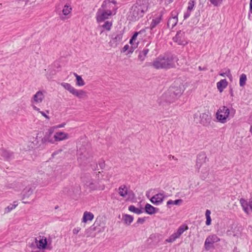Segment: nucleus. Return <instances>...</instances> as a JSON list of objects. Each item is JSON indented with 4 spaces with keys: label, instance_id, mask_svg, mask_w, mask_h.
Wrapping results in <instances>:
<instances>
[{
    "label": "nucleus",
    "instance_id": "a19ab883",
    "mask_svg": "<svg viewBox=\"0 0 252 252\" xmlns=\"http://www.w3.org/2000/svg\"><path fill=\"white\" fill-rule=\"evenodd\" d=\"M130 44L131 45V47L128 51V53H132L134 50L137 47L138 42V41H132V43L129 42Z\"/></svg>",
    "mask_w": 252,
    "mask_h": 252
},
{
    "label": "nucleus",
    "instance_id": "ea45409f",
    "mask_svg": "<svg viewBox=\"0 0 252 252\" xmlns=\"http://www.w3.org/2000/svg\"><path fill=\"white\" fill-rule=\"evenodd\" d=\"M183 200L182 199H177L176 200H169L167 202V205L169 206L170 205H179L180 203H182Z\"/></svg>",
    "mask_w": 252,
    "mask_h": 252
},
{
    "label": "nucleus",
    "instance_id": "dca6fc26",
    "mask_svg": "<svg viewBox=\"0 0 252 252\" xmlns=\"http://www.w3.org/2000/svg\"><path fill=\"white\" fill-rule=\"evenodd\" d=\"M39 145V141L37 139V136L36 137L31 138L30 140L29 141L24 147V150L25 151H31L35 148H37Z\"/></svg>",
    "mask_w": 252,
    "mask_h": 252
},
{
    "label": "nucleus",
    "instance_id": "f704fd0d",
    "mask_svg": "<svg viewBox=\"0 0 252 252\" xmlns=\"http://www.w3.org/2000/svg\"><path fill=\"white\" fill-rule=\"evenodd\" d=\"M149 51V50L148 48H144L141 52H140L138 58L141 61H143L145 59V57L147 55Z\"/></svg>",
    "mask_w": 252,
    "mask_h": 252
},
{
    "label": "nucleus",
    "instance_id": "f3484780",
    "mask_svg": "<svg viewBox=\"0 0 252 252\" xmlns=\"http://www.w3.org/2000/svg\"><path fill=\"white\" fill-rule=\"evenodd\" d=\"M85 185L86 188L89 189L91 190H94L97 189H104V185L100 188L98 186V183L91 178L88 179L85 181Z\"/></svg>",
    "mask_w": 252,
    "mask_h": 252
},
{
    "label": "nucleus",
    "instance_id": "13d9d810",
    "mask_svg": "<svg viewBox=\"0 0 252 252\" xmlns=\"http://www.w3.org/2000/svg\"><path fill=\"white\" fill-rule=\"evenodd\" d=\"M99 166H100V167L101 168H102L104 166V163L103 162V163H99Z\"/></svg>",
    "mask_w": 252,
    "mask_h": 252
},
{
    "label": "nucleus",
    "instance_id": "052dcab7",
    "mask_svg": "<svg viewBox=\"0 0 252 252\" xmlns=\"http://www.w3.org/2000/svg\"><path fill=\"white\" fill-rule=\"evenodd\" d=\"M233 252H239L234 250Z\"/></svg>",
    "mask_w": 252,
    "mask_h": 252
},
{
    "label": "nucleus",
    "instance_id": "603ef678",
    "mask_svg": "<svg viewBox=\"0 0 252 252\" xmlns=\"http://www.w3.org/2000/svg\"><path fill=\"white\" fill-rule=\"evenodd\" d=\"M129 48V46L128 45L126 44V45L124 46V47H123V49H122V52H125L127 50H128Z\"/></svg>",
    "mask_w": 252,
    "mask_h": 252
},
{
    "label": "nucleus",
    "instance_id": "680f3d73",
    "mask_svg": "<svg viewBox=\"0 0 252 252\" xmlns=\"http://www.w3.org/2000/svg\"><path fill=\"white\" fill-rule=\"evenodd\" d=\"M46 112L47 113H49V111L47 110V111H46Z\"/></svg>",
    "mask_w": 252,
    "mask_h": 252
},
{
    "label": "nucleus",
    "instance_id": "f8f14e48",
    "mask_svg": "<svg viewBox=\"0 0 252 252\" xmlns=\"http://www.w3.org/2000/svg\"><path fill=\"white\" fill-rule=\"evenodd\" d=\"M35 243L38 248L40 249L44 250L46 249H49L50 250L51 249V247H50L51 240H48L47 238L44 236H40L38 241L36 238Z\"/></svg>",
    "mask_w": 252,
    "mask_h": 252
},
{
    "label": "nucleus",
    "instance_id": "c9c22d12",
    "mask_svg": "<svg viewBox=\"0 0 252 252\" xmlns=\"http://www.w3.org/2000/svg\"><path fill=\"white\" fill-rule=\"evenodd\" d=\"M128 210L130 212H133L136 214H140L143 213V211L141 209L136 208L133 205H130L128 207Z\"/></svg>",
    "mask_w": 252,
    "mask_h": 252
},
{
    "label": "nucleus",
    "instance_id": "2f4dec72",
    "mask_svg": "<svg viewBox=\"0 0 252 252\" xmlns=\"http://www.w3.org/2000/svg\"><path fill=\"white\" fill-rule=\"evenodd\" d=\"M123 219L126 224L127 225H130V223L133 221V218L132 216L129 215H124L123 216Z\"/></svg>",
    "mask_w": 252,
    "mask_h": 252
},
{
    "label": "nucleus",
    "instance_id": "4d7b16f0",
    "mask_svg": "<svg viewBox=\"0 0 252 252\" xmlns=\"http://www.w3.org/2000/svg\"><path fill=\"white\" fill-rule=\"evenodd\" d=\"M250 6L251 9L252 10V0H251Z\"/></svg>",
    "mask_w": 252,
    "mask_h": 252
},
{
    "label": "nucleus",
    "instance_id": "79ce46f5",
    "mask_svg": "<svg viewBox=\"0 0 252 252\" xmlns=\"http://www.w3.org/2000/svg\"><path fill=\"white\" fill-rule=\"evenodd\" d=\"M32 108L33 109V110L38 111L39 113H40L46 119L48 120L50 119L48 115H47L43 111H41L40 110V109L37 107L36 106L32 105Z\"/></svg>",
    "mask_w": 252,
    "mask_h": 252
},
{
    "label": "nucleus",
    "instance_id": "58836bf2",
    "mask_svg": "<svg viewBox=\"0 0 252 252\" xmlns=\"http://www.w3.org/2000/svg\"><path fill=\"white\" fill-rule=\"evenodd\" d=\"M247 80V76L245 74H242L240 77V86L241 87H243L246 84V82Z\"/></svg>",
    "mask_w": 252,
    "mask_h": 252
},
{
    "label": "nucleus",
    "instance_id": "423d86ee",
    "mask_svg": "<svg viewBox=\"0 0 252 252\" xmlns=\"http://www.w3.org/2000/svg\"><path fill=\"white\" fill-rule=\"evenodd\" d=\"M177 99L176 96L169 89L160 97L158 99V103L160 104H163L164 103L170 104L175 102Z\"/></svg>",
    "mask_w": 252,
    "mask_h": 252
},
{
    "label": "nucleus",
    "instance_id": "a211bd4d",
    "mask_svg": "<svg viewBox=\"0 0 252 252\" xmlns=\"http://www.w3.org/2000/svg\"><path fill=\"white\" fill-rule=\"evenodd\" d=\"M165 197V195L163 193H159L154 195L151 198L150 201L154 204L158 205L163 202Z\"/></svg>",
    "mask_w": 252,
    "mask_h": 252
},
{
    "label": "nucleus",
    "instance_id": "c03bdc74",
    "mask_svg": "<svg viewBox=\"0 0 252 252\" xmlns=\"http://www.w3.org/2000/svg\"><path fill=\"white\" fill-rule=\"evenodd\" d=\"M211 3L215 6H218L220 5L222 0H210Z\"/></svg>",
    "mask_w": 252,
    "mask_h": 252
},
{
    "label": "nucleus",
    "instance_id": "a18cd8bd",
    "mask_svg": "<svg viewBox=\"0 0 252 252\" xmlns=\"http://www.w3.org/2000/svg\"><path fill=\"white\" fill-rule=\"evenodd\" d=\"M194 5V2L193 1L190 0L188 3V6L187 10L188 11H191L193 9Z\"/></svg>",
    "mask_w": 252,
    "mask_h": 252
},
{
    "label": "nucleus",
    "instance_id": "20e7f679",
    "mask_svg": "<svg viewBox=\"0 0 252 252\" xmlns=\"http://www.w3.org/2000/svg\"><path fill=\"white\" fill-rule=\"evenodd\" d=\"M233 110L231 111L226 106L220 107L216 113L217 120L221 123H225L227 121L230 114Z\"/></svg>",
    "mask_w": 252,
    "mask_h": 252
},
{
    "label": "nucleus",
    "instance_id": "6e6552de",
    "mask_svg": "<svg viewBox=\"0 0 252 252\" xmlns=\"http://www.w3.org/2000/svg\"><path fill=\"white\" fill-rule=\"evenodd\" d=\"M220 241V239L216 234L208 236L204 243V248L205 250L209 251L211 248H213L214 244Z\"/></svg>",
    "mask_w": 252,
    "mask_h": 252
},
{
    "label": "nucleus",
    "instance_id": "0eeeda50",
    "mask_svg": "<svg viewBox=\"0 0 252 252\" xmlns=\"http://www.w3.org/2000/svg\"><path fill=\"white\" fill-rule=\"evenodd\" d=\"M116 3L114 0H105L103 2L101 7L106 11H110L112 14H115L117 9Z\"/></svg>",
    "mask_w": 252,
    "mask_h": 252
},
{
    "label": "nucleus",
    "instance_id": "4be33fe9",
    "mask_svg": "<svg viewBox=\"0 0 252 252\" xmlns=\"http://www.w3.org/2000/svg\"><path fill=\"white\" fill-rule=\"evenodd\" d=\"M33 193V189L31 188H27L24 189L22 202L24 203H29L27 199L32 195Z\"/></svg>",
    "mask_w": 252,
    "mask_h": 252
},
{
    "label": "nucleus",
    "instance_id": "3c124183",
    "mask_svg": "<svg viewBox=\"0 0 252 252\" xmlns=\"http://www.w3.org/2000/svg\"><path fill=\"white\" fill-rule=\"evenodd\" d=\"M65 125V123H63V124L59 125L58 126H55L53 127L52 128H53L54 130L55 128H59L63 127Z\"/></svg>",
    "mask_w": 252,
    "mask_h": 252
},
{
    "label": "nucleus",
    "instance_id": "49530a36",
    "mask_svg": "<svg viewBox=\"0 0 252 252\" xmlns=\"http://www.w3.org/2000/svg\"><path fill=\"white\" fill-rule=\"evenodd\" d=\"M220 75L222 77H224L225 75H226L228 77L232 76L230 73V70L229 69H227V70L224 73H220Z\"/></svg>",
    "mask_w": 252,
    "mask_h": 252
},
{
    "label": "nucleus",
    "instance_id": "1a4fd4ad",
    "mask_svg": "<svg viewBox=\"0 0 252 252\" xmlns=\"http://www.w3.org/2000/svg\"><path fill=\"white\" fill-rule=\"evenodd\" d=\"M173 40L178 45L185 46L188 43L185 36V32L182 31H178L175 36L173 37Z\"/></svg>",
    "mask_w": 252,
    "mask_h": 252
},
{
    "label": "nucleus",
    "instance_id": "c756f323",
    "mask_svg": "<svg viewBox=\"0 0 252 252\" xmlns=\"http://www.w3.org/2000/svg\"><path fill=\"white\" fill-rule=\"evenodd\" d=\"M94 216L93 213L86 211L84 213L82 219V222H86L88 221H91L93 220Z\"/></svg>",
    "mask_w": 252,
    "mask_h": 252
},
{
    "label": "nucleus",
    "instance_id": "bb28decb",
    "mask_svg": "<svg viewBox=\"0 0 252 252\" xmlns=\"http://www.w3.org/2000/svg\"><path fill=\"white\" fill-rule=\"evenodd\" d=\"M228 83L226 79H222L217 83V87L219 91L221 93L227 86Z\"/></svg>",
    "mask_w": 252,
    "mask_h": 252
},
{
    "label": "nucleus",
    "instance_id": "cd10ccee",
    "mask_svg": "<svg viewBox=\"0 0 252 252\" xmlns=\"http://www.w3.org/2000/svg\"><path fill=\"white\" fill-rule=\"evenodd\" d=\"M157 210H158V209H156L149 203H147L145 206V212L148 214L153 215L156 212Z\"/></svg>",
    "mask_w": 252,
    "mask_h": 252
},
{
    "label": "nucleus",
    "instance_id": "e433bc0d",
    "mask_svg": "<svg viewBox=\"0 0 252 252\" xmlns=\"http://www.w3.org/2000/svg\"><path fill=\"white\" fill-rule=\"evenodd\" d=\"M211 211L209 210H207L205 212V216L206 218V224L210 225L211 223V218L210 217Z\"/></svg>",
    "mask_w": 252,
    "mask_h": 252
},
{
    "label": "nucleus",
    "instance_id": "aec40b11",
    "mask_svg": "<svg viewBox=\"0 0 252 252\" xmlns=\"http://www.w3.org/2000/svg\"><path fill=\"white\" fill-rule=\"evenodd\" d=\"M123 37V33L121 32H119L110 40L109 44L111 47H115L122 40Z\"/></svg>",
    "mask_w": 252,
    "mask_h": 252
},
{
    "label": "nucleus",
    "instance_id": "de8ad7c7",
    "mask_svg": "<svg viewBox=\"0 0 252 252\" xmlns=\"http://www.w3.org/2000/svg\"><path fill=\"white\" fill-rule=\"evenodd\" d=\"M138 34V32H135L134 34L132 35L131 38L130 40V42L132 43V41H135L137 39V37Z\"/></svg>",
    "mask_w": 252,
    "mask_h": 252
},
{
    "label": "nucleus",
    "instance_id": "bf43d9fd",
    "mask_svg": "<svg viewBox=\"0 0 252 252\" xmlns=\"http://www.w3.org/2000/svg\"><path fill=\"white\" fill-rule=\"evenodd\" d=\"M32 252H41L40 251H32Z\"/></svg>",
    "mask_w": 252,
    "mask_h": 252
},
{
    "label": "nucleus",
    "instance_id": "4c0bfd02",
    "mask_svg": "<svg viewBox=\"0 0 252 252\" xmlns=\"http://www.w3.org/2000/svg\"><path fill=\"white\" fill-rule=\"evenodd\" d=\"M71 7L67 5H65L63 9V13L64 15L66 16L68 15L71 11Z\"/></svg>",
    "mask_w": 252,
    "mask_h": 252
},
{
    "label": "nucleus",
    "instance_id": "7ed1b4c3",
    "mask_svg": "<svg viewBox=\"0 0 252 252\" xmlns=\"http://www.w3.org/2000/svg\"><path fill=\"white\" fill-rule=\"evenodd\" d=\"M61 86L78 98L82 99L87 97V93L86 91L82 90H77L69 83H62Z\"/></svg>",
    "mask_w": 252,
    "mask_h": 252
},
{
    "label": "nucleus",
    "instance_id": "c85d7f7f",
    "mask_svg": "<svg viewBox=\"0 0 252 252\" xmlns=\"http://www.w3.org/2000/svg\"><path fill=\"white\" fill-rule=\"evenodd\" d=\"M240 203L242 207L243 208V209L244 211L246 213L248 214H249V202L246 200H245L244 198H241L240 199Z\"/></svg>",
    "mask_w": 252,
    "mask_h": 252
},
{
    "label": "nucleus",
    "instance_id": "6ab92c4d",
    "mask_svg": "<svg viewBox=\"0 0 252 252\" xmlns=\"http://www.w3.org/2000/svg\"><path fill=\"white\" fill-rule=\"evenodd\" d=\"M55 143L60 142L69 138L68 134L63 131H58L54 135Z\"/></svg>",
    "mask_w": 252,
    "mask_h": 252
},
{
    "label": "nucleus",
    "instance_id": "37998d69",
    "mask_svg": "<svg viewBox=\"0 0 252 252\" xmlns=\"http://www.w3.org/2000/svg\"><path fill=\"white\" fill-rule=\"evenodd\" d=\"M112 26V23L111 22H110L109 21H106L105 22L104 25L102 26V27L107 31H110L111 27Z\"/></svg>",
    "mask_w": 252,
    "mask_h": 252
},
{
    "label": "nucleus",
    "instance_id": "412c9836",
    "mask_svg": "<svg viewBox=\"0 0 252 252\" xmlns=\"http://www.w3.org/2000/svg\"><path fill=\"white\" fill-rule=\"evenodd\" d=\"M207 157L204 154H200L198 155L196 159V167L199 170L203 163H206Z\"/></svg>",
    "mask_w": 252,
    "mask_h": 252
},
{
    "label": "nucleus",
    "instance_id": "39448f33",
    "mask_svg": "<svg viewBox=\"0 0 252 252\" xmlns=\"http://www.w3.org/2000/svg\"><path fill=\"white\" fill-rule=\"evenodd\" d=\"M188 229L189 227L187 224L181 225L176 232L173 233L168 239L165 240V242L170 243L174 242L176 239L179 238L182 234Z\"/></svg>",
    "mask_w": 252,
    "mask_h": 252
},
{
    "label": "nucleus",
    "instance_id": "6e6d98bb",
    "mask_svg": "<svg viewBox=\"0 0 252 252\" xmlns=\"http://www.w3.org/2000/svg\"><path fill=\"white\" fill-rule=\"evenodd\" d=\"M251 201L249 203V207L251 211H252V197L251 199Z\"/></svg>",
    "mask_w": 252,
    "mask_h": 252
},
{
    "label": "nucleus",
    "instance_id": "5fc2aeb1",
    "mask_svg": "<svg viewBox=\"0 0 252 252\" xmlns=\"http://www.w3.org/2000/svg\"><path fill=\"white\" fill-rule=\"evenodd\" d=\"M153 237L155 238L157 237L159 241L161 239V235L159 234H155L153 236Z\"/></svg>",
    "mask_w": 252,
    "mask_h": 252
},
{
    "label": "nucleus",
    "instance_id": "a878e982",
    "mask_svg": "<svg viewBox=\"0 0 252 252\" xmlns=\"http://www.w3.org/2000/svg\"><path fill=\"white\" fill-rule=\"evenodd\" d=\"M200 123L203 125H207L211 120V116L206 113L200 114Z\"/></svg>",
    "mask_w": 252,
    "mask_h": 252
},
{
    "label": "nucleus",
    "instance_id": "864d4df0",
    "mask_svg": "<svg viewBox=\"0 0 252 252\" xmlns=\"http://www.w3.org/2000/svg\"><path fill=\"white\" fill-rule=\"evenodd\" d=\"M145 220L144 218H138L137 222L138 223H143L145 221Z\"/></svg>",
    "mask_w": 252,
    "mask_h": 252
},
{
    "label": "nucleus",
    "instance_id": "f257e3e1",
    "mask_svg": "<svg viewBox=\"0 0 252 252\" xmlns=\"http://www.w3.org/2000/svg\"><path fill=\"white\" fill-rule=\"evenodd\" d=\"M176 59L173 56H160L152 63L151 65L157 69H168L175 66Z\"/></svg>",
    "mask_w": 252,
    "mask_h": 252
},
{
    "label": "nucleus",
    "instance_id": "72a5a7b5",
    "mask_svg": "<svg viewBox=\"0 0 252 252\" xmlns=\"http://www.w3.org/2000/svg\"><path fill=\"white\" fill-rule=\"evenodd\" d=\"M17 201L13 202L12 204H10L4 209V213H8L13 209H15L18 206Z\"/></svg>",
    "mask_w": 252,
    "mask_h": 252
},
{
    "label": "nucleus",
    "instance_id": "5701e85b",
    "mask_svg": "<svg viewBox=\"0 0 252 252\" xmlns=\"http://www.w3.org/2000/svg\"><path fill=\"white\" fill-rule=\"evenodd\" d=\"M119 194L123 198H126L128 194V189L126 185H122L118 189Z\"/></svg>",
    "mask_w": 252,
    "mask_h": 252
},
{
    "label": "nucleus",
    "instance_id": "473e14b6",
    "mask_svg": "<svg viewBox=\"0 0 252 252\" xmlns=\"http://www.w3.org/2000/svg\"><path fill=\"white\" fill-rule=\"evenodd\" d=\"M76 79V85L78 86H83L85 85V82L81 77V76L78 75L76 73H73Z\"/></svg>",
    "mask_w": 252,
    "mask_h": 252
},
{
    "label": "nucleus",
    "instance_id": "9b49d317",
    "mask_svg": "<svg viewBox=\"0 0 252 252\" xmlns=\"http://www.w3.org/2000/svg\"><path fill=\"white\" fill-rule=\"evenodd\" d=\"M112 15L110 11L108 12L101 7L96 12V19L98 22H101L108 19Z\"/></svg>",
    "mask_w": 252,
    "mask_h": 252
},
{
    "label": "nucleus",
    "instance_id": "09e8293b",
    "mask_svg": "<svg viewBox=\"0 0 252 252\" xmlns=\"http://www.w3.org/2000/svg\"><path fill=\"white\" fill-rule=\"evenodd\" d=\"M81 229V228L79 227H77L74 228L72 231L73 234H78L80 231Z\"/></svg>",
    "mask_w": 252,
    "mask_h": 252
},
{
    "label": "nucleus",
    "instance_id": "8fccbe9b",
    "mask_svg": "<svg viewBox=\"0 0 252 252\" xmlns=\"http://www.w3.org/2000/svg\"><path fill=\"white\" fill-rule=\"evenodd\" d=\"M190 11H188L187 10V11L184 14V18L185 19L189 18L190 15Z\"/></svg>",
    "mask_w": 252,
    "mask_h": 252
},
{
    "label": "nucleus",
    "instance_id": "2eb2a0df",
    "mask_svg": "<svg viewBox=\"0 0 252 252\" xmlns=\"http://www.w3.org/2000/svg\"><path fill=\"white\" fill-rule=\"evenodd\" d=\"M169 90L178 99L185 91L184 85L182 83H180L178 85L175 84L169 88Z\"/></svg>",
    "mask_w": 252,
    "mask_h": 252
},
{
    "label": "nucleus",
    "instance_id": "393cba45",
    "mask_svg": "<svg viewBox=\"0 0 252 252\" xmlns=\"http://www.w3.org/2000/svg\"><path fill=\"white\" fill-rule=\"evenodd\" d=\"M161 18L162 15H160L152 19V22L149 27L151 31H153L154 28L160 23L161 20Z\"/></svg>",
    "mask_w": 252,
    "mask_h": 252
},
{
    "label": "nucleus",
    "instance_id": "9d476101",
    "mask_svg": "<svg viewBox=\"0 0 252 252\" xmlns=\"http://www.w3.org/2000/svg\"><path fill=\"white\" fill-rule=\"evenodd\" d=\"M45 93L44 91H37L31 98L32 106L41 103L45 98Z\"/></svg>",
    "mask_w": 252,
    "mask_h": 252
},
{
    "label": "nucleus",
    "instance_id": "b1692460",
    "mask_svg": "<svg viewBox=\"0 0 252 252\" xmlns=\"http://www.w3.org/2000/svg\"><path fill=\"white\" fill-rule=\"evenodd\" d=\"M177 14L176 13L175 14H172V17H170L168 21L167 26L169 28L171 29L173 28L178 23Z\"/></svg>",
    "mask_w": 252,
    "mask_h": 252
},
{
    "label": "nucleus",
    "instance_id": "4468645a",
    "mask_svg": "<svg viewBox=\"0 0 252 252\" xmlns=\"http://www.w3.org/2000/svg\"><path fill=\"white\" fill-rule=\"evenodd\" d=\"M78 160L84 163L90 162L91 155L84 149H80L78 151Z\"/></svg>",
    "mask_w": 252,
    "mask_h": 252
},
{
    "label": "nucleus",
    "instance_id": "7c9ffc66",
    "mask_svg": "<svg viewBox=\"0 0 252 252\" xmlns=\"http://www.w3.org/2000/svg\"><path fill=\"white\" fill-rule=\"evenodd\" d=\"M0 154L4 158L7 160L10 159L13 157V153L6 150L1 151Z\"/></svg>",
    "mask_w": 252,
    "mask_h": 252
},
{
    "label": "nucleus",
    "instance_id": "ddd939ff",
    "mask_svg": "<svg viewBox=\"0 0 252 252\" xmlns=\"http://www.w3.org/2000/svg\"><path fill=\"white\" fill-rule=\"evenodd\" d=\"M54 131V130L53 128H50L48 129V130L45 133L43 137L41 139V142L42 144H46L48 143H55L54 136H52Z\"/></svg>",
    "mask_w": 252,
    "mask_h": 252
},
{
    "label": "nucleus",
    "instance_id": "f03ea898",
    "mask_svg": "<svg viewBox=\"0 0 252 252\" xmlns=\"http://www.w3.org/2000/svg\"><path fill=\"white\" fill-rule=\"evenodd\" d=\"M148 8V6L147 3H136L131 8L128 15L129 20L133 21L139 20L143 16Z\"/></svg>",
    "mask_w": 252,
    "mask_h": 252
}]
</instances>
